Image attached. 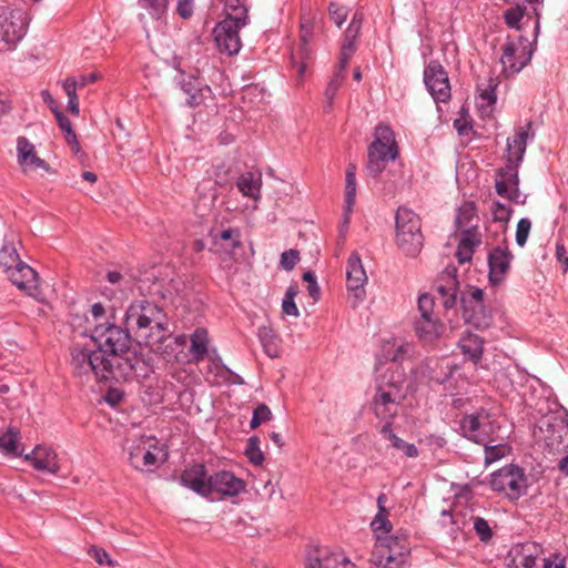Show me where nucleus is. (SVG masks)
I'll return each instance as SVG.
<instances>
[{
    "label": "nucleus",
    "mask_w": 568,
    "mask_h": 568,
    "mask_svg": "<svg viewBox=\"0 0 568 568\" xmlns=\"http://www.w3.org/2000/svg\"><path fill=\"white\" fill-rule=\"evenodd\" d=\"M130 332L126 326L122 328L108 321L94 324L92 338L98 344V349L105 354L106 364L113 368L115 382L132 378L144 366V361L131 349Z\"/></svg>",
    "instance_id": "1"
},
{
    "label": "nucleus",
    "mask_w": 568,
    "mask_h": 568,
    "mask_svg": "<svg viewBox=\"0 0 568 568\" xmlns=\"http://www.w3.org/2000/svg\"><path fill=\"white\" fill-rule=\"evenodd\" d=\"M398 153L394 131L389 125L378 123L374 130V140L367 148L368 175L378 176L385 170L387 162L396 160Z\"/></svg>",
    "instance_id": "2"
},
{
    "label": "nucleus",
    "mask_w": 568,
    "mask_h": 568,
    "mask_svg": "<svg viewBox=\"0 0 568 568\" xmlns=\"http://www.w3.org/2000/svg\"><path fill=\"white\" fill-rule=\"evenodd\" d=\"M396 244L406 256H416L423 248L424 235L419 216L410 209L398 207L395 216Z\"/></svg>",
    "instance_id": "3"
},
{
    "label": "nucleus",
    "mask_w": 568,
    "mask_h": 568,
    "mask_svg": "<svg viewBox=\"0 0 568 568\" xmlns=\"http://www.w3.org/2000/svg\"><path fill=\"white\" fill-rule=\"evenodd\" d=\"M165 313L155 303L145 298L133 301L126 308L124 323L128 329L135 332L156 329L166 332L168 323Z\"/></svg>",
    "instance_id": "4"
},
{
    "label": "nucleus",
    "mask_w": 568,
    "mask_h": 568,
    "mask_svg": "<svg viewBox=\"0 0 568 568\" xmlns=\"http://www.w3.org/2000/svg\"><path fill=\"white\" fill-rule=\"evenodd\" d=\"M404 398L400 381L395 379L393 373L389 377L384 374L372 398L374 415L378 419H394L398 415Z\"/></svg>",
    "instance_id": "5"
},
{
    "label": "nucleus",
    "mask_w": 568,
    "mask_h": 568,
    "mask_svg": "<svg viewBox=\"0 0 568 568\" xmlns=\"http://www.w3.org/2000/svg\"><path fill=\"white\" fill-rule=\"evenodd\" d=\"M70 365L77 376H94L98 381L113 378V368L109 367L105 354L100 349H91L84 346L74 345L70 349Z\"/></svg>",
    "instance_id": "6"
},
{
    "label": "nucleus",
    "mask_w": 568,
    "mask_h": 568,
    "mask_svg": "<svg viewBox=\"0 0 568 568\" xmlns=\"http://www.w3.org/2000/svg\"><path fill=\"white\" fill-rule=\"evenodd\" d=\"M485 292L477 286H467L459 294L465 322L477 329H486L493 322L490 308L485 304Z\"/></svg>",
    "instance_id": "7"
},
{
    "label": "nucleus",
    "mask_w": 568,
    "mask_h": 568,
    "mask_svg": "<svg viewBox=\"0 0 568 568\" xmlns=\"http://www.w3.org/2000/svg\"><path fill=\"white\" fill-rule=\"evenodd\" d=\"M28 26L27 13L19 8L0 9V51L12 50L24 37Z\"/></svg>",
    "instance_id": "8"
},
{
    "label": "nucleus",
    "mask_w": 568,
    "mask_h": 568,
    "mask_svg": "<svg viewBox=\"0 0 568 568\" xmlns=\"http://www.w3.org/2000/svg\"><path fill=\"white\" fill-rule=\"evenodd\" d=\"M490 487L510 499H518L526 493L527 477L520 467L507 465L491 474Z\"/></svg>",
    "instance_id": "9"
},
{
    "label": "nucleus",
    "mask_w": 568,
    "mask_h": 568,
    "mask_svg": "<svg viewBox=\"0 0 568 568\" xmlns=\"http://www.w3.org/2000/svg\"><path fill=\"white\" fill-rule=\"evenodd\" d=\"M153 437L144 435L128 438L124 449L128 452V462L138 469H150L158 463V453L161 452L156 444H152Z\"/></svg>",
    "instance_id": "10"
},
{
    "label": "nucleus",
    "mask_w": 568,
    "mask_h": 568,
    "mask_svg": "<svg viewBox=\"0 0 568 568\" xmlns=\"http://www.w3.org/2000/svg\"><path fill=\"white\" fill-rule=\"evenodd\" d=\"M460 430L467 439L477 444H485L495 433L496 427L490 414L485 409H480L463 417Z\"/></svg>",
    "instance_id": "11"
},
{
    "label": "nucleus",
    "mask_w": 568,
    "mask_h": 568,
    "mask_svg": "<svg viewBox=\"0 0 568 568\" xmlns=\"http://www.w3.org/2000/svg\"><path fill=\"white\" fill-rule=\"evenodd\" d=\"M424 83L436 102H447L450 97V84L446 70L436 60H432L424 69Z\"/></svg>",
    "instance_id": "12"
},
{
    "label": "nucleus",
    "mask_w": 568,
    "mask_h": 568,
    "mask_svg": "<svg viewBox=\"0 0 568 568\" xmlns=\"http://www.w3.org/2000/svg\"><path fill=\"white\" fill-rule=\"evenodd\" d=\"M346 278L349 291L348 300L352 307L356 308L365 300L364 285L367 282L366 272L357 253H352L347 260Z\"/></svg>",
    "instance_id": "13"
},
{
    "label": "nucleus",
    "mask_w": 568,
    "mask_h": 568,
    "mask_svg": "<svg viewBox=\"0 0 568 568\" xmlns=\"http://www.w3.org/2000/svg\"><path fill=\"white\" fill-rule=\"evenodd\" d=\"M373 531L376 534L379 547L388 548V555L385 556L387 567L395 560V555H402L406 550L405 546H399L397 538L389 536L392 531V523L388 520V511H378L371 523Z\"/></svg>",
    "instance_id": "14"
},
{
    "label": "nucleus",
    "mask_w": 568,
    "mask_h": 568,
    "mask_svg": "<svg viewBox=\"0 0 568 568\" xmlns=\"http://www.w3.org/2000/svg\"><path fill=\"white\" fill-rule=\"evenodd\" d=\"M500 62L503 72L509 77L519 73L530 61L531 52L527 47L508 39L501 47Z\"/></svg>",
    "instance_id": "15"
},
{
    "label": "nucleus",
    "mask_w": 568,
    "mask_h": 568,
    "mask_svg": "<svg viewBox=\"0 0 568 568\" xmlns=\"http://www.w3.org/2000/svg\"><path fill=\"white\" fill-rule=\"evenodd\" d=\"M542 554V548L534 541L514 545L506 558L507 568H537V559Z\"/></svg>",
    "instance_id": "16"
},
{
    "label": "nucleus",
    "mask_w": 568,
    "mask_h": 568,
    "mask_svg": "<svg viewBox=\"0 0 568 568\" xmlns=\"http://www.w3.org/2000/svg\"><path fill=\"white\" fill-rule=\"evenodd\" d=\"M240 30L231 20H222L215 26L213 29L214 42L221 53L235 55L240 52L242 47Z\"/></svg>",
    "instance_id": "17"
},
{
    "label": "nucleus",
    "mask_w": 568,
    "mask_h": 568,
    "mask_svg": "<svg viewBox=\"0 0 568 568\" xmlns=\"http://www.w3.org/2000/svg\"><path fill=\"white\" fill-rule=\"evenodd\" d=\"M306 568H356L344 552L315 548L307 552Z\"/></svg>",
    "instance_id": "18"
},
{
    "label": "nucleus",
    "mask_w": 568,
    "mask_h": 568,
    "mask_svg": "<svg viewBox=\"0 0 568 568\" xmlns=\"http://www.w3.org/2000/svg\"><path fill=\"white\" fill-rule=\"evenodd\" d=\"M8 271L10 281L18 288L26 291L30 296H37L40 293L39 276L32 267L18 261L17 265L9 266Z\"/></svg>",
    "instance_id": "19"
},
{
    "label": "nucleus",
    "mask_w": 568,
    "mask_h": 568,
    "mask_svg": "<svg viewBox=\"0 0 568 568\" xmlns=\"http://www.w3.org/2000/svg\"><path fill=\"white\" fill-rule=\"evenodd\" d=\"M456 268L446 270L436 282V292L442 298L443 306L450 310L457 305L459 282Z\"/></svg>",
    "instance_id": "20"
},
{
    "label": "nucleus",
    "mask_w": 568,
    "mask_h": 568,
    "mask_svg": "<svg viewBox=\"0 0 568 568\" xmlns=\"http://www.w3.org/2000/svg\"><path fill=\"white\" fill-rule=\"evenodd\" d=\"M210 495L219 493L225 496H237L245 489V483L233 473L221 470L209 477Z\"/></svg>",
    "instance_id": "21"
},
{
    "label": "nucleus",
    "mask_w": 568,
    "mask_h": 568,
    "mask_svg": "<svg viewBox=\"0 0 568 568\" xmlns=\"http://www.w3.org/2000/svg\"><path fill=\"white\" fill-rule=\"evenodd\" d=\"M180 483L201 496L210 495L209 477L203 464H195L185 468L181 474Z\"/></svg>",
    "instance_id": "22"
},
{
    "label": "nucleus",
    "mask_w": 568,
    "mask_h": 568,
    "mask_svg": "<svg viewBox=\"0 0 568 568\" xmlns=\"http://www.w3.org/2000/svg\"><path fill=\"white\" fill-rule=\"evenodd\" d=\"M513 254L508 248L495 247L488 254L489 282L493 285L499 284L507 274Z\"/></svg>",
    "instance_id": "23"
},
{
    "label": "nucleus",
    "mask_w": 568,
    "mask_h": 568,
    "mask_svg": "<svg viewBox=\"0 0 568 568\" xmlns=\"http://www.w3.org/2000/svg\"><path fill=\"white\" fill-rule=\"evenodd\" d=\"M18 163L24 170L43 169L49 171L48 163L37 155L34 145L24 136L17 140Z\"/></svg>",
    "instance_id": "24"
},
{
    "label": "nucleus",
    "mask_w": 568,
    "mask_h": 568,
    "mask_svg": "<svg viewBox=\"0 0 568 568\" xmlns=\"http://www.w3.org/2000/svg\"><path fill=\"white\" fill-rule=\"evenodd\" d=\"M418 339L424 345H433L445 332L446 327L437 317L416 320L414 323Z\"/></svg>",
    "instance_id": "25"
},
{
    "label": "nucleus",
    "mask_w": 568,
    "mask_h": 568,
    "mask_svg": "<svg viewBox=\"0 0 568 568\" xmlns=\"http://www.w3.org/2000/svg\"><path fill=\"white\" fill-rule=\"evenodd\" d=\"M26 459L31 462L36 469L50 474H57L60 468L55 452L47 446L34 447L30 454L26 455Z\"/></svg>",
    "instance_id": "26"
},
{
    "label": "nucleus",
    "mask_w": 568,
    "mask_h": 568,
    "mask_svg": "<svg viewBox=\"0 0 568 568\" xmlns=\"http://www.w3.org/2000/svg\"><path fill=\"white\" fill-rule=\"evenodd\" d=\"M210 237L212 240L210 251L214 253L233 251L241 246V233L237 229L230 227L222 231H211Z\"/></svg>",
    "instance_id": "27"
},
{
    "label": "nucleus",
    "mask_w": 568,
    "mask_h": 568,
    "mask_svg": "<svg viewBox=\"0 0 568 568\" xmlns=\"http://www.w3.org/2000/svg\"><path fill=\"white\" fill-rule=\"evenodd\" d=\"M497 174L498 181H504L505 184L510 185V189H513L515 203L524 204L525 201L520 200L518 163L513 162V159L508 158L506 165L500 168Z\"/></svg>",
    "instance_id": "28"
},
{
    "label": "nucleus",
    "mask_w": 568,
    "mask_h": 568,
    "mask_svg": "<svg viewBox=\"0 0 568 568\" xmlns=\"http://www.w3.org/2000/svg\"><path fill=\"white\" fill-rule=\"evenodd\" d=\"M462 353L475 364L481 359L484 339L476 334H465L458 342Z\"/></svg>",
    "instance_id": "29"
},
{
    "label": "nucleus",
    "mask_w": 568,
    "mask_h": 568,
    "mask_svg": "<svg viewBox=\"0 0 568 568\" xmlns=\"http://www.w3.org/2000/svg\"><path fill=\"white\" fill-rule=\"evenodd\" d=\"M181 90L187 95L186 104L190 106H197L203 101V91H210L207 85L202 87L199 79L189 77L187 80L181 81Z\"/></svg>",
    "instance_id": "30"
},
{
    "label": "nucleus",
    "mask_w": 568,
    "mask_h": 568,
    "mask_svg": "<svg viewBox=\"0 0 568 568\" xmlns=\"http://www.w3.org/2000/svg\"><path fill=\"white\" fill-rule=\"evenodd\" d=\"M191 346L190 353L195 362H201L205 358L207 354V332L205 328L199 327L196 328L190 337Z\"/></svg>",
    "instance_id": "31"
},
{
    "label": "nucleus",
    "mask_w": 568,
    "mask_h": 568,
    "mask_svg": "<svg viewBox=\"0 0 568 568\" xmlns=\"http://www.w3.org/2000/svg\"><path fill=\"white\" fill-rule=\"evenodd\" d=\"M236 186L244 196L257 200L261 192V176L255 179L252 172H245L239 176Z\"/></svg>",
    "instance_id": "32"
},
{
    "label": "nucleus",
    "mask_w": 568,
    "mask_h": 568,
    "mask_svg": "<svg viewBox=\"0 0 568 568\" xmlns=\"http://www.w3.org/2000/svg\"><path fill=\"white\" fill-rule=\"evenodd\" d=\"M257 336L265 354L271 358L278 357V337L274 334V331L268 326H261L258 327Z\"/></svg>",
    "instance_id": "33"
},
{
    "label": "nucleus",
    "mask_w": 568,
    "mask_h": 568,
    "mask_svg": "<svg viewBox=\"0 0 568 568\" xmlns=\"http://www.w3.org/2000/svg\"><path fill=\"white\" fill-rule=\"evenodd\" d=\"M527 143V132L520 130L517 132L513 139H508L507 141V150L509 152V156L513 159V162L518 163L521 161L523 155L526 150Z\"/></svg>",
    "instance_id": "34"
},
{
    "label": "nucleus",
    "mask_w": 568,
    "mask_h": 568,
    "mask_svg": "<svg viewBox=\"0 0 568 568\" xmlns=\"http://www.w3.org/2000/svg\"><path fill=\"white\" fill-rule=\"evenodd\" d=\"M19 434L20 432L17 428L9 427L8 430L0 436V448L3 449L7 454L19 456L21 452H19Z\"/></svg>",
    "instance_id": "35"
},
{
    "label": "nucleus",
    "mask_w": 568,
    "mask_h": 568,
    "mask_svg": "<svg viewBox=\"0 0 568 568\" xmlns=\"http://www.w3.org/2000/svg\"><path fill=\"white\" fill-rule=\"evenodd\" d=\"M497 78L489 77L486 80V83H479L477 87L479 99L486 103V105L490 106L496 103L497 95L496 89L498 87Z\"/></svg>",
    "instance_id": "36"
},
{
    "label": "nucleus",
    "mask_w": 568,
    "mask_h": 568,
    "mask_svg": "<svg viewBox=\"0 0 568 568\" xmlns=\"http://www.w3.org/2000/svg\"><path fill=\"white\" fill-rule=\"evenodd\" d=\"M356 197V178L355 172H346L345 185V225L348 224V214L353 210Z\"/></svg>",
    "instance_id": "37"
},
{
    "label": "nucleus",
    "mask_w": 568,
    "mask_h": 568,
    "mask_svg": "<svg viewBox=\"0 0 568 568\" xmlns=\"http://www.w3.org/2000/svg\"><path fill=\"white\" fill-rule=\"evenodd\" d=\"M311 36H312L311 26L307 22H303L301 24V42H302V44H301V50H300V54H301V58L303 61L298 63V68H297V72H298V75L301 79L306 69L305 59H307L310 55L307 44L311 39Z\"/></svg>",
    "instance_id": "38"
},
{
    "label": "nucleus",
    "mask_w": 568,
    "mask_h": 568,
    "mask_svg": "<svg viewBox=\"0 0 568 568\" xmlns=\"http://www.w3.org/2000/svg\"><path fill=\"white\" fill-rule=\"evenodd\" d=\"M471 520L476 536L481 542L488 544L494 537V531L489 523L480 516H474Z\"/></svg>",
    "instance_id": "39"
},
{
    "label": "nucleus",
    "mask_w": 568,
    "mask_h": 568,
    "mask_svg": "<svg viewBox=\"0 0 568 568\" xmlns=\"http://www.w3.org/2000/svg\"><path fill=\"white\" fill-rule=\"evenodd\" d=\"M245 455L251 464L255 466L262 465L264 462V454L260 448V439L257 436H252L248 438Z\"/></svg>",
    "instance_id": "40"
},
{
    "label": "nucleus",
    "mask_w": 568,
    "mask_h": 568,
    "mask_svg": "<svg viewBox=\"0 0 568 568\" xmlns=\"http://www.w3.org/2000/svg\"><path fill=\"white\" fill-rule=\"evenodd\" d=\"M226 17L224 20H231L236 28L242 29L248 23V7H234L225 9Z\"/></svg>",
    "instance_id": "41"
},
{
    "label": "nucleus",
    "mask_w": 568,
    "mask_h": 568,
    "mask_svg": "<svg viewBox=\"0 0 568 568\" xmlns=\"http://www.w3.org/2000/svg\"><path fill=\"white\" fill-rule=\"evenodd\" d=\"M480 242H481L480 234L477 232V230L474 226H470L462 232V236H460L458 245L474 251V248L477 245H479Z\"/></svg>",
    "instance_id": "42"
},
{
    "label": "nucleus",
    "mask_w": 568,
    "mask_h": 568,
    "mask_svg": "<svg viewBox=\"0 0 568 568\" xmlns=\"http://www.w3.org/2000/svg\"><path fill=\"white\" fill-rule=\"evenodd\" d=\"M140 4L149 10V13L160 19L168 9L169 0H140Z\"/></svg>",
    "instance_id": "43"
},
{
    "label": "nucleus",
    "mask_w": 568,
    "mask_h": 568,
    "mask_svg": "<svg viewBox=\"0 0 568 568\" xmlns=\"http://www.w3.org/2000/svg\"><path fill=\"white\" fill-rule=\"evenodd\" d=\"M476 214V206L473 202L464 203L457 213L456 224L458 227L467 226Z\"/></svg>",
    "instance_id": "44"
},
{
    "label": "nucleus",
    "mask_w": 568,
    "mask_h": 568,
    "mask_svg": "<svg viewBox=\"0 0 568 568\" xmlns=\"http://www.w3.org/2000/svg\"><path fill=\"white\" fill-rule=\"evenodd\" d=\"M328 14L331 20L337 27H341L348 16V8L338 2H331L328 6Z\"/></svg>",
    "instance_id": "45"
},
{
    "label": "nucleus",
    "mask_w": 568,
    "mask_h": 568,
    "mask_svg": "<svg viewBox=\"0 0 568 568\" xmlns=\"http://www.w3.org/2000/svg\"><path fill=\"white\" fill-rule=\"evenodd\" d=\"M272 418V412L265 404H258L253 412V416L250 422L252 429L257 428L262 423H265Z\"/></svg>",
    "instance_id": "46"
},
{
    "label": "nucleus",
    "mask_w": 568,
    "mask_h": 568,
    "mask_svg": "<svg viewBox=\"0 0 568 568\" xmlns=\"http://www.w3.org/2000/svg\"><path fill=\"white\" fill-rule=\"evenodd\" d=\"M390 443L394 448L403 452V454L407 457L415 458L418 456L417 447L414 444L407 443L399 438L397 435L390 436Z\"/></svg>",
    "instance_id": "47"
},
{
    "label": "nucleus",
    "mask_w": 568,
    "mask_h": 568,
    "mask_svg": "<svg viewBox=\"0 0 568 568\" xmlns=\"http://www.w3.org/2000/svg\"><path fill=\"white\" fill-rule=\"evenodd\" d=\"M418 311L420 316L417 320L434 317V300L428 294H422L418 298Z\"/></svg>",
    "instance_id": "48"
},
{
    "label": "nucleus",
    "mask_w": 568,
    "mask_h": 568,
    "mask_svg": "<svg viewBox=\"0 0 568 568\" xmlns=\"http://www.w3.org/2000/svg\"><path fill=\"white\" fill-rule=\"evenodd\" d=\"M485 445V463L491 464L506 455L507 446L505 445Z\"/></svg>",
    "instance_id": "49"
},
{
    "label": "nucleus",
    "mask_w": 568,
    "mask_h": 568,
    "mask_svg": "<svg viewBox=\"0 0 568 568\" xmlns=\"http://www.w3.org/2000/svg\"><path fill=\"white\" fill-rule=\"evenodd\" d=\"M344 79H345V74H343L341 72H335L334 75L332 77L331 81L328 82V84L325 89V97H326L329 105L332 104V101H333L336 92L341 88Z\"/></svg>",
    "instance_id": "50"
},
{
    "label": "nucleus",
    "mask_w": 568,
    "mask_h": 568,
    "mask_svg": "<svg viewBox=\"0 0 568 568\" xmlns=\"http://www.w3.org/2000/svg\"><path fill=\"white\" fill-rule=\"evenodd\" d=\"M531 229V222L527 217H523L517 223V230H516V243L519 246H524L527 242L529 232Z\"/></svg>",
    "instance_id": "51"
},
{
    "label": "nucleus",
    "mask_w": 568,
    "mask_h": 568,
    "mask_svg": "<svg viewBox=\"0 0 568 568\" xmlns=\"http://www.w3.org/2000/svg\"><path fill=\"white\" fill-rule=\"evenodd\" d=\"M525 13L524 8L517 6L505 11L504 18L510 28L519 29V22Z\"/></svg>",
    "instance_id": "52"
},
{
    "label": "nucleus",
    "mask_w": 568,
    "mask_h": 568,
    "mask_svg": "<svg viewBox=\"0 0 568 568\" xmlns=\"http://www.w3.org/2000/svg\"><path fill=\"white\" fill-rule=\"evenodd\" d=\"M300 261V252L291 248L282 253L280 265L286 271H292Z\"/></svg>",
    "instance_id": "53"
},
{
    "label": "nucleus",
    "mask_w": 568,
    "mask_h": 568,
    "mask_svg": "<svg viewBox=\"0 0 568 568\" xmlns=\"http://www.w3.org/2000/svg\"><path fill=\"white\" fill-rule=\"evenodd\" d=\"M491 213L494 221L507 222L510 219L511 209L500 202H494Z\"/></svg>",
    "instance_id": "54"
},
{
    "label": "nucleus",
    "mask_w": 568,
    "mask_h": 568,
    "mask_svg": "<svg viewBox=\"0 0 568 568\" xmlns=\"http://www.w3.org/2000/svg\"><path fill=\"white\" fill-rule=\"evenodd\" d=\"M90 557H92L99 565H108L110 567H112L114 565V561L110 559L109 557V554L102 549V548H98V547H91L89 549V552Z\"/></svg>",
    "instance_id": "55"
},
{
    "label": "nucleus",
    "mask_w": 568,
    "mask_h": 568,
    "mask_svg": "<svg viewBox=\"0 0 568 568\" xmlns=\"http://www.w3.org/2000/svg\"><path fill=\"white\" fill-rule=\"evenodd\" d=\"M303 280L305 282H307V291H308V294L315 300L317 301L320 298V294H321V291H320V286L317 285V282H316V277L314 275V273L312 272H305L303 274Z\"/></svg>",
    "instance_id": "56"
},
{
    "label": "nucleus",
    "mask_w": 568,
    "mask_h": 568,
    "mask_svg": "<svg viewBox=\"0 0 568 568\" xmlns=\"http://www.w3.org/2000/svg\"><path fill=\"white\" fill-rule=\"evenodd\" d=\"M195 0H178L176 12L182 19H190L194 12Z\"/></svg>",
    "instance_id": "57"
},
{
    "label": "nucleus",
    "mask_w": 568,
    "mask_h": 568,
    "mask_svg": "<svg viewBox=\"0 0 568 568\" xmlns=\"http://www.w3.org/2000/svg\"><path fill=\"white\" fill-rule=\"evenodd\" d=\"M363 22V13L356 11L352 18L351 23L348 24L345 33L348 34V38H357L361 27Z\"/></svg>",
    "instance_id": "58"
},
{
    "label": "nucleus",
    "mask_w": 568,
    "mask_h": 568,
    "mask_svg": "<svg viewBox=\"0 0 568 568\" xmlns=\"http://www.w3.org/2000/svg\"><path fill=\"white\" fill-rule=\"evenodd\" d=\"M52 113L55 115L57 122L61 131L65 134L70 133L72 129L71 121L63 114L59 106H51Z\"/></svg>",
    "instance_id": "59"
},
{
    "label": "nucleus",
    "mask_w": 568,
    "mask_h": 568,
    "mask_svg": "<svg viewBox=\"0 0 568 568\" xmlns=\"http://www.w3.org/2000/svg\"><path fill=\"white\" fill-rule=\"evenodd\" d=\"M495 189H496V193L507 200H509L510 202H514L515 203V199L513 195V189H510V185L508 184H505L504 181H498L496 179L495 181Z\"/></svg>",
    "instance_id": "60"
},
{
    "label": "nucleus",
    "mask_w": 568,
    "mask_h": 568,
    "mask_svg": "<svg viewBox=\"0 0 568 568\" xmlns=\"http://www.w3.org/2000/svg\"><path fill=\"white\" fill-rule=\"evenodd\" d=\"M556 257H557L558 262L560 263L562 273H567L568 256H567V252H566L564 244H559V243L556 244Z\"/></svg>",
    "instance_id": "61"
},
{
    "label": "nucleus",
    "mask_w": 568,
    "mask_h": 568,
    "mask_svg": "<svg viewBox=\"0 0 568 568\" xmlns=\"http://www.w3.org/2000/svg\"><path fill=\"white\" fill-rule=\"evenodd\" d=\"M282 311L285 315H290V316H294V317L300 316V311H298L294 300H283Z\"/></svg>",
    "instance_id": "62"
},
{
    "label": "nucleus",
    "mask_w": 568,
    "mask_h": 568,
    "mask_svg": "<svg viewBox=\"0 0 568 568\" xmlns=\"http://www.w3.org/2000/svg\"><path fill=\"white\" fill-rule=\"evenodd\" d=\"M62 88H63L65 94L68 95V99H71V97L78 95L77 90L79 89V87L75 83V78H67L62 82Z\"/></svg>",
    "instance_id": "63"
},
{
    "label": "nucleus",
    "mask_w": 568,
    "mask_h": 568,
    "mask_svg": "<svg viewBox=\"0 0 568 568\" xmlns=\"http://www.w3.org/2000/svg\"><path fill=\"white\" fill-rule=\"evenodd\" d=\"M474 251L470 248L463 247L460 245L457 246L456 257L460 264L469 262L473 257Z\"/></svg>",
    "instance_id": "64"
}]
</instances>
